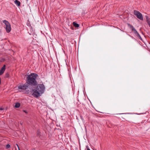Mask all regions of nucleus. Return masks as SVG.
Wrapping results in <instances>:
<instances>
[{"label": "nucleus", "instance_id": "nucleus-1", "mask_svg": "<svg viewBox=\"0 0 150 150\" xmlns=\"http://www.w3.org/2000/svg\"><path fill=\"white\" fill-rule=\"evenodd\" d=\"M38 76L37 74L34 73L28 75L26 80V83L31 86H35L37 85V82L36 79Z\"/></svg>", "mask_w": 150, "mask_h": 150}, {"label": "nucleus", "instance_id": "nucleus-2", "mask_svg": "<svg viewBox=\"0 0 150 150\" xmlns=\"http://www.w3.org/2000/svg\"><path fill=\"white\" fill-rule=\"evenodd\" d=\"M45 89V87L43 84H39L35 89V91L32 93V95L35 97H38L43 93Z\"/></svg>", "mask_w": 150, "mask_h": 150}, {"label": "nucleus", "instance_id": "nucleus-3", "mask_svg": "<svg viewBox=\"0 0 150 150\" xmlns=\"http://www.w3.org/2000/svg\"><path fill=\"white\" fill-rule=\"evenodd\" d=\"M128 25L129 27L132 31L135 34V35H136V36L139 39L142 40V38L140 36V35L137 31L135 29L134 27L132 25H131L130 24H128Z\"/></svg>", "mask_w": 150, "mask_h": 150}, {"label": "nucleus", "instance_id": "nucleus-4", "mask_svg": "<svg viewBox=\"0 0 150 150\" xmlns=\"http://www.w3.org/2000/svg\"><path fill=\"white\" fill-rule=\"evenodd\" d=\"M3 23H4L6 26L5 27L6 32L8 33L10 32L11 30V25L6 20L3 21Z\"/></svg>", "mask_w": 150, "mask_h": 150}, {"label": "nucleus", "instance_id": "nucleus-5", "mask_svg": "<svg viewBox=\"0 0 150 150\" xmlns=\"http://www.w3.org/2000/svg\"><path fill=\"white\" fill-rule=\"evenodd\" d=\"M134 15L136 16L137 17L141 20H143V18L142 14L139 11L134 10Z\"/></svg>", "mask_w": 150, "mask_h": 150}, {"label": "nucleus", "instance_id": "nucleus-6", "mask_svg": "<svg viewBox=\"0 0 150 150\" xmlns=\"http://www.w3.org/2000/svg\"><path fill=\"white\" fill-rule=\"evenodd\" d=\"M29 85L28 83H26L24 84L23 85H20L18 86V88L19 89H23V90H26L27 88L29 86Z\"/></svg>", "mask_w": 150, "mask_h": 150}, {"label": "nucleus", "instance_id": "nucleus-7", "mask_svg": "<svg viewBox=\"0 0 150 150\" xmlns=\"http://www.w3.org/2000/svg\"><path fill=\"white\" fill-rule=\"evenodd\" d=\"M35 91V89H33L28 87L27 88L25 91L26 93L32 94Z\"/></svg>", "mask_w": 150, "mask_h": 150}, {"label": "nucleus", "instance_id": "nucleus-8", "mask_svg": "<svg viewBox=\"0 0 150 150\" xmlns=\"http://www.w3.org/2000/svg\"><path fill=\"white\" fill-rule=\"evenodd\" d=\"M5 69V66L4 65L1 68L0 70V75H2L4 73Z\"/></svg>", "mask_w": 150, "mask_h": 150}, {"label": "nucleus", "instance_id": "nucleus-9", "mask_svg": "<svg viewBox=\"0 0 150 150\" xmlns=\"http://www.w3.org/2000/svg\"><path fill=\"white\" fill-rule=\"evenodd\" d=\"M15 3L17 6H19L20 5L21 3L20 1L17 0H15L14 1Z\"/></svg>", "mask_w": 150, "mask_h": 150}, {"label": "nucleus", "instance_id": "nucleus-10", "mask_svg": "<svg viewBox=\"0 0 150 150\" xmlns=\"http://www.w3.org/2000/svg\"><path fill=\"white\" fill-rule=\"evenodd\" d=\"M20 105V104L19 103H17L15 104V105L14 106L16 108H19Z\"/></svg>", "mask_w": 150, "mask_h": 150}, {"label": "nucleus", "instance_id": "nucleus-11", "mask_svg": "<svg viewBox=\"0 0 150 150\" xmlns=\"http://www.w3.org/2000/svg\"><path fill=\"white\" fill-rule=\"evenodd\" d=\"M73 24L76 27H79V25L75 22H73Z\"/></svg>", "mask_w": 150, "mask_h": 150}, {"label": "nucleus", "instance_id": "nucleus-12", "mask_svg": "<svg viewBox=\"0 0 150 150\" xmlns=\"http://www.w3.org/2000/svg\"><path fill=\"white\" fill-rule=\"evenodd\" d=\"M145 17H146V20L147 22L148 21V20L149 21L150 20V18H149V16H145Z\"/></svg>", "mask_w": 150, "mask_h": 150}, {"label": "nucleus", "instance_id": "nucleus-13", "mask_svg": "<svg viewBox=\"0 0 150 150\" xmlns=\"http://www.w3.org/2000/svg\"><path fill=\"white\" fill-rule=\"evenodd\" d=\"M10 147V145L9 144H8L6 145V148L7 149L9 148V147Z\"/></svg>", "mask_w": 150, "mask_h": 150}, {"label": "nucleus", "instance_id": "nucleus-14", "mask_svg": "<svg viewBox=\"0 0 150 150\" xmlns=\"http://www.w3.org/2000/svg\"><path fill=\"white\" fill-rule=\"evenodd\" d=\"M150 27V20H148V21L147 22Z\"/></svg>", "mask_w": 150, "mask_h": 150}, {"label": "nucleus", "instance_id": "nucleus-15", "mask_svg": "<svg viewBox=\"0 0 150 150\" xmlns=\"http://www.w3.org/2000/svg\"><path fill=\"white\" fill-rule=\"evenodd\" d=\"M86 147L87 148V150H90V149L88 148L87 146H86Z\"/></svg>", "mask_w": 150, "mask_h": 150}, {"label": "nucleus", "instance_id": "nucleus-16", "mask_svg": "<svg viewBox=\"0 0 150 150\" xmlns=\"http://www.w3.org/2000/svg\"><path fill=\"white\" fill-rule=\"evenodd\" d=\"M16 145L18 147V150H20L19 148V147L18 146V145L17 144H16Z\"/></svg>", "mask_w": 150, "mask_h": 150}, {"label": "nucleus", "instance_id": "nucleus-17", "mask_svg": "<svg viewBox=\"0 0 150 150\" xmlns=\"http://www.w3.org/2000/svg\"><path fill=\"white\" fill-rule=\"evenodd\" d=\"M40 133V132L39 131H38V132H37V134L38 135Z\"/></svg>", "mask_w": 150, "mask_h": 150}, {"label": "nucleus", "instance_id": "nucleus-18", "mask_svg": "<svg viewBox=\"0 0 150 150\" xmlns=\"http://www.w3.org/2000/svg\"><path fill=\"white\" fill-rule=\"evenodd\" d=\"M3 110L2 108H0V110Z\"/></svg>", "mask_w": 150, "mask_h": 150}, {"label": "nucleus", "instance_id": "nucleus-19", "mask_svg": "<svg viewBox=\"0 0 150 150\" xmlns=\"http://www.w3.org/2000/svg\"><path fill=\"white\" fill-rule=\"evenodd\" d=\"M8 74H6V77H8Z\"/></svg>", "mask_w": 150, "mask_h": 150}, {"label": "nucleus", "instance_id": "nucleus-20", "mask_svg": "<svg viewBox=\"0 0 150 150\" xmlns=\"http://www.w3.org/2000/svg\"><path fill=\"white\" fill-rule=\"evenodd\" d=\"M24 112H25V113H26V112L25 110H24Z\"/></svg>", "mask_w": 150, "mask_h": 150}, {"label": "nucleus", "instance_id": "nucleus-21", "mask_svg": "<svg viewBox=\"0 0 150 150\" xmlns=\"http://www.w3.org/2000/svg\"><path fill=\"white\" fill-rule=\"evenodd\" d=\"M20 124H21V125H22V123L21 122H20Z\"/></svg>", "mask_w": 150, "mask_h": 150}, {"label": "nucleus", "instance_id": "nucleus-22", "mask_svg": "<svg viewBox=\"0 0 150 150\" xmlns=\"http://www.w3.org/2000/svg\"><path fill=\"white\" fill-rule=\"evenodd\" d=\"M83 93H84V92L83 91Z\"/></svg>", "mask_w": 150, "mask_h": 150}]
</instances>
